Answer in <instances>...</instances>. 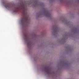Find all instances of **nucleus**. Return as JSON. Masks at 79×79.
I'll use <instances>...</instances> for the list:
<instances>
[{"label":"nucleus","mask_w":79,"mask_h":79,"mask_svg":"<svg viewBox=\"0 0 79 79\" xmlns=\"http://www.w3.org/2000/svg\"><path fill=\"white\" fill-rule=\"evenodd\" d=\"M8 6H6V8H7V7Z\"/></svg>","instance_id":"obj_1"}]
</instances>
